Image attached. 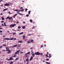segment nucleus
I'll list each match as a JSON object with an SVG mask.
<instances>
[{
    "instance_id": "f257e3e1",
    "label": "nucleus",
    "mask_w": 64,
    "mask_h": 64,
    "mask_svg": "<svg viewBox=\"0 0 64 64\" xmlns=\"http://www.w3.org/2000/svg\"><path fill=\"white\" fill-rule=\"evenodd\" d=\"M14 10V11H16V12H20V11L21 12H23L24 10V9H23L22 10Z\"/></svg>"
},
{
    "instance_id": "f03ea898",
    "label": "nucleus",
    "mask_w": 64,
    "mask_h": 64,
    "mask_svg": "<svg viewBox=\"0 0 64 64\" xmlns=\"http://www.w3.org/2000/svg\"><path fill=\"white\" fill-rule=\"evenodd\" d=\"M13 39H14V38H4V40H13Z\"/></svg>"
},
{
    "instance_id": "7ed1b4c3",
    "label": "nucleus",
    "mask_w": 64,
    "mask_h": 64,
    "mask_svg": "<svg viewBox=\"0 0 64 64\" xmlns=\"http://www.w3.org/2000/svg\"><path fill=\"white\" fill-rule=\"evenodd\" d=\"M16 25V24H13L12 25H10L9 26V27L10 28H12V27H14V26Z\"/></svg>"
},
{
    "instance_id": "20e7f679",
    "label": "nucleus",
    "mask_w": 64,
    "mask_h": 64,
    "mask_svg": "<svg viewBox=\"0 0 64 64\" xmlns=\"http://www.w3.org/2000/svg\"><path fill=\"white\" fill-rule=\"evenodd\" d=\"M34 54L35 55H40V53L37 52H35L34 53Z\"/></svg>"
},
{
    "instance_id": "39448f33",
    "label": "nucleus",
    "mask_w": 64,
    "mask_h": 64,
    "mask_svg": "<svg viewBox=\"0 0 64 64\" xmlns=\"http://www.w3.org/2000/svg\"><path fill=\"white\" fill-rule=\"evenodd\" d=\"M8 19L9 20H11V19H12V17H10L9 16L8 17L6 18V19Z\"/></svg>"
},
{
    "instance_id": "423d86ee",
    "label": "nucleus",
    "mask_w": 64,
    "mask_h": 64,
    "mask_svg": "<svg viewBox=\"0 0 64 64\" xmlns=\"http://www.w3.org/2000/svg\"><path fill=\"white\" fill-rule=\"evenodd\" d=\"M20 51V50H19L16 51V52H15V54L14 55H16L17 53H19V51Z\"/></svg>"
},
{
    "instance_id": "0eeeda50",
    "label": "nucleus",
    "mask_w": 64,
    "mask_h": 64,
    "mask_svg": "<svg viewBox=\"0 0 64 64\" xmlns=\"http://www.w3.org/2000/svg\"><path fill=\"white\" fill-rule=\"evenodd\" d=\"M6 51H9V50L8 49L9 48L8 47H6Z\"/></svg>"
},
{
    "instance_id": "6e6552de",
    "label": "nucleus",
    "mask_w": 64,
    "mask_h": 64,
    "mask_svg": "<svg viewBox=\"0 0 64 64\" xmlns=\"http://www.w3.org/2000/svg\"><path fill=\"white\" fill-rule=\"evenodd\" d=\"M32 59H33V56H31L30 59V61H31L32 60Z\"/></svg>"
},
{
    "instance_id": "1a4fd4ad",
    "label": "nucleus",
    "mask_w": 64,
    "mask_h": 64,
    "mask_svg": "<svg viewBox=\"0 0 64 64\" xmlns=\"http://www.w3.org/2000/svg\"><path fill=\"white\" fill-rule=\"evenodd\" d=\"M13 60V58H12V57L10 58V59H8V61H9V60Z\"/></svg>"
},
{
    "instance_id": "9d476101",
    "label": "nucleus",
    "mask_w": 64,
    "mask_h": 64,
    "mask_svg": "<svg viewBox=\"0 0 64 64\" xmlns=\"http://www.w3.org/2000/svg\"><path fill=\"white\" fill-rule=\"evenodd\" d=\"M30 52H28L27 53H26L25 54H24V55L26 56V55H29V54H30Z\"/></svg>"
},
{
    "instance_id": "9b49d317",
    "label": "nucleus",
    "mask_w": 64,
    "mask_h": 64,
    "mask_svg": "<svg viewBox=\"0 0 64 64\" xmlns=\"http://www.w3.org/2000/svg\"><path fill=\"white\" fill-rule=\"evenodd\" d=\"M17 13L18 14H19V15H22V16H23V15L22 14H20L18 12H17Z\"/></svg>"
},
{
    "instance_id": "f8f14e48",
    "label": "nucleus",
    "mask_w": 64,
    "mask_h": 64,
    "mask_svg": "<svg viewBox=\"0 0 64 64\" xmlns=\"http://www.w3.org/2000/svg\"><path fill=\"white\" fill-rule=\"evenodd\" d=\"M18 45V44H16L14 46H13L12 47V48H13V47H17V46Z\"/></svg>"
},
{
    "instance_id": "ddd939ff",
    "label": "nucleus",
    "mask_w": 64,
    "mask_h": 64,
    "mask_svg": "<svg viewBox=\"0 0 64 64\" xmlns=\"http://www.w3.org/2000/svg\"><path fill=\"white\" fill-rule=\"evenodd\" d=\"M4 5L6 6H9L10 5L8 4H4Z\"/></svg>"
},
{
    "instance_id": "4468645a",
    "label": "nucleus",
    "mask_w": 64,
    "mask_h": 64,
    "mask_svg": "<svg viewBox=\"0 0 64 64\" xmlns=\"http://www.w3.org/2000/svg\"><path fill=\"white\" fill-rule=\"evenodd\" d=\"M22 42H23V41H18V43H22Z\"/></svg>"
},
{
    "instance_id": "2eb2a0df",
    "label": "nucleus",
    "mask_w": 64,
    "mask_h": 64,
    "mask_svg": "<svg viewBox=\"0 0 64 64\" xmlns=\"http://www.w3.org/2000/svg\"><path fill=\"white\" fill-rule=\"evenodd\" d=\"M31 43H34V40L32 39L31 40Z\"/></svg>"
},
{
    "instance_id": "dca6fc26",
    "label": "nucleus",
    "mask_w": 64,
    "mask_h": 64,
    "mask_svg": "<svg viewBox=\"0 0 64 64\" xmlns=\"http://www.w3.org/2000/svg\"><path fill=\"white\" fill-rule=\"evenodd\" d=\"M28 58L27 59H26V62H28V60H29V59H28Z\"/></svg>"
},
{
    "instance_id": "f3484780",
    "label": "nucleus",
    "mask_w": 64,
    "mask_h": 64,
    "mask_svg": "<svg viewBox=\"0 0 64 64\" xmlns=\"http://www.w3.org/2000/svg\"><path fill=\"white\" fill-rule=\"evenodd\" d=\"M51 54H49V58H51Z\"/></svg>"
},
{
    "instance_id": "a211bd4d",
    "label": "nucleus",
    "mask_w": 64,
    "mask_h": 64,
    "mask_svg": "<svg viewBox=\"0 0 64 64\" xmlns=\"http://www.w3.org/2000/svg\"><path fill=\"white\" fill-rule=\"evenodd\" d=\"M25 36L24 35H23L22 37H23V39H24L25 38Z\"/></svg>"
},
{
    "instance_id": "6ab92c4d",
    "label": "nucleus",
    "mask_w": 64,
    "mask_h": 64,
    "mask_svg": "<svg viewBox=\"0 0 64 64\" xmlns=\"http://www.w3.org/2000/svg\"><path fill=\"white\" fill-rule=\"evenodd\" d=\"M22 28L23 29H25V26H23L22 27Z\"/></svg>"
},
{
    "instance_id": "aec40b11",
    "label": "nucleus",
    "mask_w": 64,
    "mask_h": 64,
    "mask_svg": "<svg viewBox=\"0 0 64 64\" xmlns=\"http://www.w3.org/2000/svg\"><path fill=\"white\" fill-rule=\"evenodd\" d=\"M17 15H18L17 14H16L15 15H14V16H13V18H15V16Z\"/></svg>"
},
{
    "instance_id": "412c9836",
    "label": "nucleus",
    "mask_w": 64,
    "mask_h": 64,
    "mask_svg": "<svg viewBox=\"0 0 64 64\" xmlns=\"http://www.w3.org/2000/svg\"><path fill=\"white\" fill-rule=\"evenodd\" d=\"M30 23H32V22H33V21L32 20H30Z\"/></svg>"
},
{
    "instance_id": "4be33fe9",
    "label": "nucleus",
    "mask_w": 64,
    "mask_h": 64,
    "mask_svg": "<svg viewBox=\"0 0 64 64\" xmlns=\"http://www.w3.org/2000/svg\"><path fill=\"white\" fill-rule=\"evenodd\" d=\"M30 13H31V11H29L28 12V15H30Z\"/></svg>"
},
{
    "instance_id": "5701e85b",
    "label": "nucleus",
    "mask_w": 64,
    "mask_h": 64,
    "mask_svg": "<svg viewBox=\"0 0 64 64\" xmlns=\"http://www.w3.org/2000/svg\"><path fill=\"white\" fill-rule=\"evenodd\" d=\"M2 20H4L5 19L4 18V17H2Z\"/></svg>"
},
{
    "instance_id": "b1692460",
    "label": "nucleus",
    "mask_w": 64,
    "mask_h": 64,
    "mask_svg": "<svg viewBox=\"0 0 64 64\" xmlns=\"http://www.w3.org/2000/svg\"><path fill=\"white\" fill-rule=\"evenodd\" d=\"M45 56H46V57H49V56H48L47 54H46L45 55Z\"/></svg>"
},
{
    "instance_id": "393cba45",
    "label": "nucleus",
    "mask_w": 64,
    "mask_h": 64,
    "mask_svg": "<svg viewBox=\"0 0 64 64\" xmlns=\"http://www.w3.org/2000/svg\"><path fill=\"white\" fill-rule=\"evenodd\" d=\"M31 42L29 41L27 42V43L28 44H29V43H31Z\"/></svg>"
},
{
    "instance_id": "a878e982",
    "label": "nucleus",
    "mask_w": 64,
    "mask_h": 64,
    "mask_svg": "<svg viewBox=\"0 0 64 64\" xmlns=\"http://www.w3.org/2000/svg\"><path fill=\"white\" fill-rule=\"evenodd\" d=\"M23 34V32H21L19 34V35H21V34Z\"/></svg>"
},
{
    "instance_id": "bb28decb",
    "label": "nucleus",
    "mask_w": 64,
    "mask_h": 64,
    "mask_svg": "<svg viewBox=\"0 0 64 64\" xmlns=\"http://www.w3.org/2000/svg\"><path fill=\"white\" fill-rule=\"evenodd\" d=\"M4 26H7V25H6V22H5L4 23Z\"/></svg>"
},
{
    "instance_id": "cd10ccee",
    "label": "nucleus",
    "mask_w": 64,
    "mask_h": 64,
    "mask_svg": "<svg viewBox=\"0 0 64 64\" xmlns=\"http://www.w3.org/2000/svg\"><path fill=\"white\" fill-rule=\"evenodd\" d=\"M32 56H33V57H34L35 56V54H32Z\"/></svg>"
},
{
    "instance_id": "c85d7f7f",
    "label": "nucleus",
    "mask_w": 64,
    "mask_h": 64,
    "mask_svg": "<svg viewBox=\"0 0 64 64\" xmlns=\"http://www.w3.org/2000/svg\"><path fill=\"white\" fill-rule=\"evenodd\" d=\"M9 51L8 52V54H9V53H11V52L10 51V50H9V51Z\"/></svg>"
},
{
    "instance_id": "c756f323",
    "label": "nucleus",
    "mask_w": 64,
    "mask_h": 64,
    "mask_svg": "<svg viewBox=\"0 0 64 64\" xmlns=\"http://www.w3.org/2000/svg\"><path fill=\"white\" fill-rule=\"evenodd\" d=\"M8 10V8H6L4 9L3 11H6V10Z\"/></svg>"
},
{
    "instance_id": "7c9ffc66",
    "label": "nucleus",
    "mask_w": 64,
    "mask_h": 64,
    "mask_svg": "<svg viewBox=\"0 0 64 64\" xmlns=\"http://www.w3.org/2000/svg\"><path fill=\"white\" fill-rule=\"evenodd\" d=\"M18 59H19V58H17L15 59V60H18Z\"/></svg>"
},
{
    "instance_id": "2f4dec72",
    "label": "nucleus",
    "mask_w": 64,
    "mask_h": 64,
    "mask_svg": "<svg viewBox=\"0 0 64 64\" xmlns=\"http://www.w3.org/2000/svg\"><path fill=\"white\" fill-rule=\"evenodd\" d=\"M46 64H50V63H49V62H46Z\"/></svg>"
},
{
    "instance_id": "473e14b6",
    "label": "nucleus",
    "mask_w": 64,
    "mask_h": 64,
    "mask_svg": "<svg viewBox=\"0 0 64 64\" xmlns=\"http://www.w3.org/2000/svg\"><path fill=\"white\" fill-rule=\"evenodd\" d=\"M21 28V27L20 26H18V29H20V28Z\"/></svg>"
},
{
    "instance_id": "72a5a7b5",
    "label": "nucleus",
    "mask_w": 64,
    "mask_h": 64,
    "mask_svg": "<svg viewBox=\"0 0 64 64\" xmlns=\"http://www.w3.org/2000/svg\"><path fill=\"white\" fill-rule=\"evenodd\" d=\"M17 56L16 55H14L13 56V57H16Z\"/></svg>"
},
{
    "instance_id": "f704fd0d",
    "label": "nucleus",
    "mask_w": 64,
    "mask_h": 64,
    "mask_svg": "<svg viewBox=\"0 0 64 64\" xmlns=\"http://www.w3.org/2000/svg\"><path fill=\"white\" fill-rule=\"evenodd\" d=\"M15 34H16V32L14 33L13 34V35H15Z\"/></svg>"
},
{
    "instance_id": "c9c22d12",
    "label": "nucleus",
    "mask_w": 64,
    "mask_h": 64,
    "mask_svg": "<svg viewBox=\"0 0 64 64\" xmlns=\"http://www.w3.org/2000/svg\"><path fill=\"white\" fill-rule=\"evenodd\" d=\"M35 28V26H33V27L32 28V29H34V28Z\"/></svg>"
},
{
    "instance_id": "e433bc0d",
    "label": "nucleus",
    "mask_w": 64,
    "mask_h": 64,
    "mask_svg": "<svg viewBox=\"0 0 64 64\" xmlns=\"http://www.w3.org/2000/svg\"><path fill=\"white\" fill-rule=\"evenodd\" d=\"M40 55H42V56L43 55V53H40Z\"/></svg>"
},
{
    "instance_id": "4c0bfd02",
    "label": "nucleus",
    "mask_w": 64,
    "mask_h": 64,
    "mask_svg": "<svg viewBox=\"0 0 64 64\" xmlns=\"http://www.w3.org/2000/svg\"><path fill=\"white\" fill-rule=\"evenodd\" d=\"M42 47H43V45H42L41 46L40 48H41Z\"/></svg>"
},
{
    "instance_id": "58836bf2",
    "label": "nucleus",
    "mask_w": 64,
    "mask_h": 64,
    "mask_svg": "<svg viewBox=\"0 0 64 64\" xmlns=\"http://www.w3.org/2000/svg\"><path fill=\"white\" fill-rule=\"evenodd\" d=\"M13 64V62H11L10 63V64Z\"/></svg>"
},
{
    "instance_id": "ea45409f",
    "label": "nucleus",
    "mask_w": 64,
    "mask_h": 64,
    "mask_svg": "<svg viewBox=\"0 0 64 64\" xmlns=\"http://www.w3.org/2000/svg\"><path fill=\"white\" fill-rule=\"evenodd\" d=\"M6 44L3 45V46H5V47H6Z\"/></svg>"
},
{
    "instance_id": "a19ab883",
    "label": "nucleus",
    "mask_w": 64,
    "mask_h": 64,
    "mask_svg": "<svg viewBox=\"0 0 64 64\" xmlns=\"http://www.w3.org/2000/svg\"><path fill=\"white\" fill-rule=\"evenodd\" d=\"M46 61H49V59H48V58L46 59Z\"/></svg>"
},
{
    "instance_id": "79ce46f5",
    "label": "nucleus",
    "mask_w": 64,
    "mask_h": 64,
    "mask_svg": "<svg viewBox=\"0 0 64 64\" xmlns=\"http://www.w3.org/2000/svg\"><path fill=\"white\" fill-rule=\"evenodd\" d=\"M25 12H26V11H27V9L26 8V9H25Z\"/></svg>"
},
{
    "instance_id": "37998d69",
    "label": "nucleus",
    "mask_w": 64,
    "mask_h": 64,
    "mask_svg": "<svg viewBox=\"0 0 64 64\" xmlns=\"http://www.w3.org/2000/svg\"><path fill=\"white\" fill-rule=\"evenodd\" d=\"M13 40H16V38H14L13 39Z\"/></svg>"
},
{
    "instance_id": "c03bdc74",
    "label": "nucleus",
    "mask_w": 64,
    "mask_h": 64,
    "mask_svg": "<svg viewBox=\"0 0 64 64\" xmlns=\"http://www.w3.org/2000/svg\"><path fill=\"white\" fill-rule=\"evenodd\" d=\"M26 17H28L29 16V15L28 14H27L26 15Z\"/></svg>"
},
{
    "instance_id": "a18cd8bd",
    "label": "nucleus",
    "mask_w": 64,
    "mask_h": 64,
    "mask_svg": "<svg viewBox=\"0 0 64 64\" xmlns=\"http://www.w3.org/2000/svg\"><path fill=\"white\" fill-rule=\"evenodd\" d=\"M4 21H2L1 22V23H4Z\"/></svg>"
},
{
    "instance_id": "49530a36",
    "label": "nucleus",
    "mask_w": 64,
    "mask_h": 64,
    "mask_svg": "<svg viewBox=\"0 0 64 64\" xmlns=\"http://www.w3.org/2000/svg\"><path fill=\"white\" fill-rule=\"evenodd\" d=\"M8 13L9 14H11V12H8Z\"/></svg>"
},
{
    "instance_id": "de8ad7c7",
    "label": "nucleus",
    "mask_w": 64,
    "mask_h": 64,
    "mask_svg": "<svg viewBox=\"0 0 64 64\" xmlns=\"http://www.w3.org/2000/svg\"><path fill=\"white\" fill-rule=\"evenodd\" d=\"M28 56L27 55H26V57H28Z\"/></svg>"
},
{
    "instance_id": "09e8293b",
    "label": "nucleus",
    "mask_w": 64,
    "mask_h": 64,
    "mask_svg": "<svg viewBox=\"0 0 64 64\" xmlns=\"http://www.w3.org/2000/svg\"><path fill=\"white\" fill-rule=\"evenodd\" d=\"M20 9H23V7H21L20 8Z\"/></svg>"
},
{
    "instance_id": "8fccbe9b",
    "label": "nucleus",
    "mask_w": 64,
    "mask_h": 64,
    "mask_svg": "<svg viewBox=\"0 0 64 64\" xmlns=\"http://www.w3.org/2000/svg\"><path fill=\"white\" fill-rule=\"evenodd\" d=\"M2 31L0 30V33H2Z\"/></svg>"
},
{
    "instance_id": "3c124183",
    "label": "nucleus",
    "mask_w": 64,
    "mask_h": 64,
    "mask_svg": "<svg viewBox=\"0 0 64 64\" xmlns=\"http://www.w3.org/2000/svg\"><path fill=\"white\" fill-rule=\"evenodd\" d=\"M33 47H32L30 48V49H33Z\"/></svg>"
},
{
    "instance_id": "603ef678",
    "label": "nucleus",
    "mask_w": 64,
    "mask_h": 64,
    "mask_svg": "<svg viewBox=\"0 0 64 64\" xmlns=\"http://www.w3.org/2000/svg\"><path fill=\"white\" fill-rule=\"evenodd\" d=\"M3 37L4 38V37H5V36H3Z\"/></svg>"
},
{
    "instance_id": "864d4df0",
    "label": "nucleus",
    "mask_w": 64,
    "mask_h": 64,
    "mask_svg": "<svg viewBox=\"0 0 64 64\" xmlns=\"http://www.w3.org/2000/svg\"><path fill=\"white\" fill-rule=\"evenodd\" d=\"M20 54H22V53H23V52H21L20 53Z\"/></svg>"
},
{
    "instance_id": "5fc2aeb1",
    "label": "nucleus",
    "mask_w": 64,
    "mask_h": 64,
    "mask_svg": "<svg viewBox=\"0 0 64 64\" xmlns=\"http://www.w3.org/2000/svg\"><path fill=\"white\" fill-rule=\"evenodd\" d=\"M2 47V46H1L0 47V48H1Z\"/></svg>"
},
{
    "instance_id": "6e6d98bb",
    "label": "nucleus",
    "mask_w": 64,
    "mask_h": 64,
    "mask_svg": "<svg viewBox=\"0 0 64 64\" xmlns=\"http://www.w3.org/2000/svg\"><path fill=\"white\" fill-rule=\"evenodd\" d=\"M34 53V52H32V53H31V54H33Z\"/></svg>"
},
{
    "instance_id": "4d7b16f0",
    "label": "nucleus",
    "mask_w": 64,
    "mask_h": 64,
    "mask_svg": "<svg viewBox=\"0 0 64 64\" xmlns=\"http://www.w3.org/2000/svg\"><path fill=\"white\" fill-rule=\"evenodd\" d=\"M44 47H46V44H45L44 45Z\"/></svg>"
},
{
    "instance_id": "13d9d810",
    "label": "nucleus",
    "mask_w": 64,
    "mask_h": 64,
    "mask_svg": "<svg viewBox=\"0 0 64 64\" xmlns=\"http://www.w3.org/2000/svg\"><path fill=\"white\" fill-rule=\"evenodd\" d=\"M23 23H24V24H25V22H23Z\"/></svg>"
},
{
    "instance_id": "bf43d9fd",
    "label": "nucleus",
    "mask_w": 64,
    "mask_h": 64,
    "mask_svg": "<svg viewBox=\"0 0 64 64\" xmlns=\"http://www.w3.org/2000/svg\"><path fill=\"white\" fill-rule=\"evenodd\" d=\"M2 26H4V24H2Z\"/></svg>"
},
{
    "instance_id": "052dcab7",
    "label": "nucleus",
    "mask_w": 64,
    "mask_h": 64,
    "mask_svg": "<svg viewBox=\"0 0 64 64\" xmlns=\"http://www.w3.org/2000/svg\"><path fill=\"white\" fill-rule=\"evenodd\" d=\"M0 15H3V14L2 13H1L0 14Z\"/></svg>"
},
{
    "instance_id": "680f3d73",
    "label": "nucleus",
    "mask_w": 64,
    "mask_h": 64,
    "mask_svg": "<svg viewBox=\"0 0 64 64\" xmlns=\"http://www.w3.org/2000/svg\"><path fill=\"white\" fill-rule=\"evenodd\" d=\"M30 34H28V36H30Z\"/></svg>"
},
{
    "instance_id": "e2e57ef3",
    "label": "nucleus",
    "mask_w": 64,
    "mask_h": 64,
    "mask_svg": "<svg viewBox=\"0 0 64 64\" xmlns=\"http://www.w3.org/2000/svg\"><path fill=\"white\" fill-rule=\"evenodd\" d=\"M42 62H45V61H44V60H43V61H42Z\"/></svg>"
},
{
    "instance_id": "0e129e2a",
    "label": "nucleus",
    "mask_w": 64,
    "mask_h": 64,
    "mask_svg": "<svg viewBox=\"0 0 64 64\" xmlns=\"http://www.w3.org/2000/svg\"><path fill=\"white\" fill-rule=\"evenodd\" d=\"M1 7H2V6H3V5H2L0 6Z\"/></svg>"
},
{
    "instance_id": "69168bd1",
    "label": "nucleus",
    "mask_w": 64,
    "mask_h": 64,
    "mask_svg": "<svg viewBox=\"0 0 64 64\" xmlns=\"http://www.w3.org/2000/svg\"><path fill=\"white\" fill-rule=\"evenodd\" d=\"M18 23H19V22H16V23L17 24Z\"/></svg>"
},
{
    "instance_id": "338daca9",
    "label": "nucleus",
    "mask_w": 64,
    "mask_h": 64,
    "mask_svg": "<svg viewBox=\"0 0 64 64\" xmlns=\"http://www.w3.org/2000/svg\"><path fill=\"white\" fill-rule=\"evenodd\" d=\"M4 52L6 51V50H4Z\"/></svg>"
},
{
    "instance_id": "774afa93",
    "label": "nucleus",
    "mask_w": 64,
    "mask_h": 64,
    "mask_svg": "<svg viewBox=\"0 0 64 64\" xmlns=\"http://www.w3.org/2000/svg\"><path fill=\"white\" fill-rule=\"evenodd\" d=\"M24 62H26V61L24 60Z\"/></svg>"
}]
</instances>
